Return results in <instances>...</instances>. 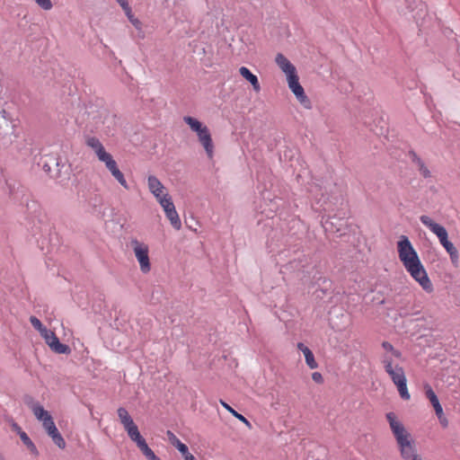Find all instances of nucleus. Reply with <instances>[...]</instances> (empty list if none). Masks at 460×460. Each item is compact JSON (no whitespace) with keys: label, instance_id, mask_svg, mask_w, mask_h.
Masks as SVG:
<instances>
[{"label":"nucleus","instance_id":"obj_1","mask_svg":"<svg viewBox=\"0 0 460 460\" xmlns=\"http://www.w3.org/2000/svg\"><path fill=\"white\" fill-rule=\"evenodd\" d=\"M398 257L410 276L427 293L434 290L433 284L428 276L418 252L406 235H401L397 242Z\"/></svg>","mask_w":460,"mask_h":460},{"label":"nucleus","instance_id":"obj_2","mask_svg":"<svg viewBox=\"0 0 460 460\" xmlns=\"http://www.w3.org/2000/svg\"><path fill=\"white\" fill-rule=\"evenodd\" d=\"M384 349L381 355V363L389 376L394 385L397 387L398 393L402 399L408 401L411 394L407 387V378L403 367L401 365L402 356L401 351L394 349V347L388 341L382 342Z\"/></svg>","mask_w":460,"mask_h":460},{"label":"nucleus","instance_id":"obj_3","mask_svg":"<svg viewBox=\"0 0 460 460\" xmlns=\"http://www.w3.org/2000/svg\"><path fill=\"white\" fill-rule=\"evenodd\" d=\"M385 418L395 438L402 458L404 460H421L417 453L415 442L411 433L406 429L396 414L390 411L385 414Z\"/></svg>","mask_w":460,"mask_h":460},{"label":"nucleus","instance_id":"obj_4","mask_svg":"<svg viewBox=\"0 0 460 460\" xmlns=\"http://www.w3.org/2000/svg\"><path fill=\"white\" fill-rule=\"evenodd\" d=\"M120 423L123 425L124 429L128 433L129 438L136 443L137 447L146 457L147 460H161L155 456L154 451L148 447L146 439L140 434L137 426L135 424L133 419L129 415L128 411L119 407L117 411Z\"/></svg>","mask_w":460,"mask_h":460},{"label":"nucleus","instance_id":"obj_5","mask_svg":"<svg viewBox=\"0 0 460 460\" xmlns=\"http://www.w3.org/2000/svg\"><path fill=\"white\" fill-rule=\"evenodd\" d=\"M85 143L87 146L93 149L98 160L105 164L106 168L119 183L125 190H128L129 186L124 174L119 169L117 162L113 159L112 155L105 150L102 142L95 137H89Z\"/></svg>","mask_w":460,"mask_h":460},{"label":"nucleus","instance_id":"obj_6","mask_svg":"<svg viewBox=\"0 0 460 460\" xmlns=\"http://www.w3.org/2000/svg\"><path fill=\"white\" fill-rule=\"evenodd\" d=\"M420 220L438 238L440 244L449 254L452 263L457 264L459 259L458 251L456 246L448 240L447 229L443 226L433 221L429 216L422 215L420 217Z\"/></svg>","mask_w":460,"mask_h":460},{"label":"nucleus","instance_id":"obj_7","mask_svg":"<svg viewBox=\"0 0 460 460\" xmlns=\"http://www.w3.org/2000/svg\"><path fill=\"white\" fill-rule=\"evenodd\" d=\"M183 121L197 134L198 139L204 147L208 157L212 159L214 156V145L208 128L190 116L183 117Z\"/></svg>","mask_w":460,"mask_h":460},{"label":"nucleus","instance_id":"obj_8","mask_svg":"<svg viewBox=\"0 0 460 460\" xmlns=\"http://www.w3.org/2000/svg\"><path fill=\"white\" fill-rule=\"evenodd\" d=\"M130 247L139 264L140 270L145 274L148 273L151 270L148 244L133 238L130 240Z\"/></svg>","mask_w":460,"mask_h":460},{"label":"nucleus","instance_id":"obj_9","mask_svg":"<svg viewBox=\"0 0 460 460\" xmlns=\"http://www.w3.org/2000/svg\"><path fill=\"white\" fill-rule=\"evenodd\" d=\"M40 335L54 352L58 354L70 353V348L67 345L61 343L54 332L46 329L43 330Z\"/></svg>","mask_w":460,"mask_h":460},{"label":"nucleus","instance_id":"obj_10","mask_svg":"<svg viewBox=\"0 0 460 460\" xmlns=\"http://www.w3.org/2000/svg\"><path fill=\"white\" fill-rule=\"evenodd\" d=\"M26 404L31 408L36 419L41 421L44 429L54 425V420L50 413L46 411L40 403L34 402L31 398L26 401Z\"/></svg>","mask_w":460,"mask_h":460},{"label":"nucleus","instance_id":"obj_11","mask_svg":"<svg viewBox=\"0 0 460 460\" xmlns=\"http://www.w3.org/2000/svg\"><path fill=\"white\" fill-rule=\"evenodd\" d=\"M147 186L149 191L154 195L158 203H160L161 199H164L170 196L164 185L154 175L148 176Z\"/></svg>","mask_w":460,"mask_h":460},{"label":"nucleus","instance_id":"obj_12","mask_svg":"<svg viewBox=\"0 0 460 460\" xmlns=\"http://www.w3.org/2000/svg\"><path fill=\"white\" fill-rule=\"evenodd\" d=\"M275 61L286 76L296 72L295 66L283 54H277Z\"/></svg>","mask_w":460,"mask_h":460},{"label":"nucleus","instance_id":"obj_13","mask_svg":"<svg viewBox=\"0 0 460 460\" xmlns=\"http://www.w3.org/2000/svg\"><path fill=\"white\" fill-rule=\"evenodd\" d=\"M239 73L245 80H247L252 84V89L255 93H259L261 91V84L259 83L257 75H253L245 66H241L239 68Z\"/></svg>","mask_w":460,"mask_h":460},{"label":"nucleus","instance_id":"obj_14","mask_svg":"<svg viewBox=\"0 0 460 460\" xmlns=\"http://www.w3.org/2000/svg\"><path fill=\"white\" fill-rule=\"evenodd\" d=\"M424 390H425V395L430 402L431 405L433 406L435 412L441 413V410L443 408L438 401V396L436 395L435 392L433 391L432 387L429 385L426 384L424 385Z\"/></svg>","mask_w":460,"mask_h":460},{"label":"nucleus","instance_id":"obj_15","mask_svg":"<svg viewBox=\"0 0 460 460\" xmlns=\"http://www.w3.org/2000/svg\"><path fill=\"white\" fill-rule=\"evenodd\" d=\"M291 92L295 94L297 101L305 107L309 109L311 107V102L305 93L304 88L301 84L297 85L296 87L293 88Z\"/></svg>","mask_w":460,"mask_h":460},{"label":"nucleus","instance_id":"obj_16","mask_svg":"<svg viewBox=\"0 0 460 460\" xmlns=\"http://www.w3.org/2000/svg\"><path fill=\"white\" fill-rule=\"evenodd\" d=\"M51 438L52 441L61 449L66 447V441L61 436L58 429L56 428H53L52 430L48 434Z\"/></svg>","mask_w":460,"mask_h":460},{"label":"nucleus","instance_id":"obj_17","mask_svg":"<svg viewBox=\"0 0 460 460\" xmlns=\"http://www.w3.org/2000/svg\"><path fill=\"white\" fill-rule=\"evenodd\" d=\"M165 216L174 229H181V222L178 215V212L176 211V208L172 209V211H169V213L165 214Z\"/></svg>","mask_w":460,"mask_h":460},{"label":"nucleus","instance_id":"obj_18","mask_svg":"<svg viewBox=\"0 0 460 460\" xmlns=\"http://www.w3.org/2000/svg\"><path fill=\"white\" fill-rule=\"evenodd\" d=\"M220 403L221 405L226 410L228 411L230 413H232L236 419H238L239 420H241L242 422H243L246 426L250 427L251 426V423L250 421L244 417L243 416L242 414L238 413L236 411H234L229 404H227L226 402H224L223 400H220Z\"/></svg>","mask_w":460,"mask_h":460},{"label":"nucleus","instance_id":"obj_19","mask_svg":"<svg viewBox=\"0 0 460 460\" xmlns=\"http://www.w3.org/2000/svg\"><path fill=\"white\" fill-rule=\"evenodd\" d=\"M304 356L306 365L309 367V368L315 369L318 367V364L311 349H305V351L304 350Z\"/></svg>","mask_w":460,"mask_h":460},{"label":"nucleus","instance_id":"obj_20","mask_svg":"<svg viewBox=\"0 0 460 460\" xmlns=\"http://www.w3.org/2000/svg\"><path fill=\"white\" fill-rule=\"evenodd\" d=\"M159 204L163 208L165 214L169 213V211H172V209L175 208V206L172 200L171 196L164 199H161Z\"/></svg>","mask_w":460,"mask_h":460},{"label":"nucleus","instance_id":"obj_21","mask_svg":"<svg viewBox=\"0 0 460 460\" xmlns=\"http://www.w3.org/2000/svg\"><path fill=\"white\" fill-rule=\"evenodd\" d=\"M288 84L290 90L299 85V78L296 72L287 76Z\"/></svg>","mask_w":460,"mask_h":460},{"label":"nucleus","instance_id":"obj_22","mask_svg":"<svg viewBox=\"0 0 460 460\" xmlns=\"http://www.w3.org/2000/svg\"><path fill=\"white\" fill-rule=\"evenodd\" d=\"M13 429L17 431L25 446L31 444V440L29 436L23 430H22V429L17 424H13Z\"/></svg>","mask_w":460,"mask_h":460},{"label":"nucleus","instance_id":"obj_23","mask_svg":"<svg viewBox=\"0 0 460 460\" xmlns=\"http://www.w3.org/2000/svg\"><path fill=\"white\" fill-rule=\"evenodd\" d=\"M125 13H126L128 19L129 20V22L133 24V26L136 29H137V30L141 29V25H142L141 22L133 15L131 7L129 8L128 13L125 12Z\"/></svg>","mask_w":460,"mask_h":460},{"label":"nucleus","instance_id":"obj_24","mask_svg":"<svg viewBox=\"0 0 460 460\" xmlns=\"http://www.w3.org/2000/svg\"><path fill=\"white\" fill-rule=\"evenodd\" d=\"M30 322H31V325L37 331H39L40 333H41L43 332V330L47 329L36 316H31Z\"/></svg>","mask_w":460,"mask_h":460},{"label":"nucleus","instance_id":"obj_25","mask_svg":"<svg viewBox=\"0 0 460 460\" xmlns=\"http://www.w3.org/2000/svg\"><path fill=\"white\" fill-rule=\"evenodd\" d=\"M167 438L169 442L173 446L176 447V445L181 442V440L170 430L166 432Z\"/></svg>","mask_w":460,"mask_h":460},{"label":"nucleus","instance_id":"obj_26","mask_svg":"<svg viewBox=\"0 0 460 460\" xmlns=\"http://www.w3.org/2000/svg\"><path fill=\"white\" fill-rule=\"evenodd\" d=\"M412 162L417 165L418 169H420L421 165H425L421 158H420L415 153L411 155Z\"/></svg>","mask_w":460,"mask_h":460},{"label":"nucleus","instance_id":"obj_27","mask_svg":"<svg viewBox=\"0 0 460 460\" xmlns=\"http://www.w3.org/2000/svg\"><path fill=\"white\" fill-rule=\"evenodd\" d=\"M436 415H437V417L438 418L440 424H441L444 428L447 427V425H448V420H447V418L445 417V415H444L443 409L441 410V413H436Z\"/></svg>","mask_w":460,"mask_h":460},{"label":"nucleus","instance_id":"obj_28","mask_svg":"<svg viewBox=\"0 0 460 460\" xmlns=\"http://www.w3.org/2000/svg\"><path fill=\"white\" fill-rule=\"evenodd\" d=\"M312 379L316 384H323V375L320 372H314L312 374Z\"/></svg>","mask_w":460,"mask_h":460},{"label":"nucleus","instance_id":"obj_29","mask_svg":"<svg viewBox=\"0 0 460 460\" xmlns=\"http://www.w3.org/2000/svg\"><path fill=\"white\" fill-rule=\"evenodd\" d=\"M419 172L424 178H429L431 175L429 170L426 165H421L420 169H419Z\"/></svg>","mask_w":460,"mask_h":460},{"label":"nucleus","instance_id":"obj_30","mask_svg":"<svg viewBox=\"0 0 460 460\" xmlns=\"http://www.w3.org/2000/svg\"><path fill=\"white\" fill-rule=\"evenodd\" d=\"M119 5L122 7V9L124 10V12H128L129 11V4H128V0H116Z\"/></svg>","mask_w":460,"mask_h":460},{"label":"nucleus","instance_id":"obj_31","mask_svg":"<svg viewBox=\"0 0 460 460\" xmlns=\"http://www.w3.org/2000/svg\"><path fill=\"white\" fill-rule=\"evenodd\" d=\"M184 458V460H195V457L192 454L189 452V449H186V452L181 453Z\"/></svg>","mask_w":460,"mask_h":460},{"label":"nucleus","instance_id":"obj_32","mask_svg":"<svg viewBox=\"0 0 460 460\" xmlns=\"http://www.w3.org/2000/svg\"><path fill=\"white\" fill-rule=\"evenodd\" d=\"M176 447V448H177L181 453H184V452H186V449L188 448V447H187L185 444H183L181 441V442H179V444H178V445H176V447Z\"/></svg>","mask_w":460,"mask_h":460},{"label":"nucleus","instance_id":"obj_33","mask_svg":"<svg viewBox=\"0 0 460 460\" xmlns=\"http://www.w3.org/2000/svg\"><path fill=\"white\" fill-rule=\"evenodd\" d=\"M30 451L34 454V455H38V450L35 447V445L33 444V442L31 441V444H29L28 446H26Z\"/></svg>","mask_w":460,"mask_h":460},{"label":"nucleus","instance_id":"obj_34","mask_svg":"<svg viewBox=\"0 0 460 460\" xmlns=\"http://www.w3.org/2000/svg\"><path fill=\"white\" fill-rule=\"evenodd\" d=\"M297 349L299 350H301L303 353H304V350L305 351V349H310L309 348H307L304 343L302 342H298L297 343Z\"/></svg>","mask_w":460,"mask_h":460},{"label":"nucleus","instance_id":"obj_35","mask_svg":"<svg viewBox=\"0 0 460 460\" xmlns=\"http://www.w3.org/2000/svg\"><path fill=\"white\" fill-rule=\"evenodd\" d=\"M53 428H56V425H55V424H54V425H52V426H50V427H49V428H46V429H45V430H46V431H47V433L49 434V433L50 432V430H52V429H53Z\"/></svg>","mask_w":460,"mask_h":460}]
</instances>
